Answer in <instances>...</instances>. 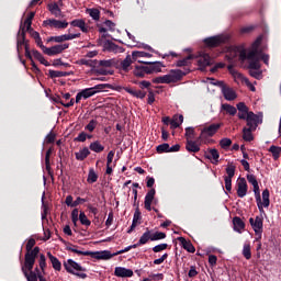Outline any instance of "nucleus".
Wrapping results in <instances>:
<instances>
[{"label": "nucleus", "mask_w": 281, "mask_h": 281, "mask_svg": "<svg viewBox=\"0 0 281 281\" xmlns=\"http://www.w3.org/2000/svg\"><path fill=\"white\" fill-rule=\"evenodd\" d=\"M60 243L66 246V251H71L72 254H77V256H91L94 260H111L114 256H120L122 254H126V251H131V247L127 246L125 249L119 250L114 254H111L109 250L101 251H90V250H80V246H76L67 243V240L59 238Z\"/></svg>", "instance_id": "obj_1"}, {"label": "nucleus", "mask_w": 281, "mask_h": 281, "mask_svg": "<svg viewBox=\"0 0 281 281\" xmlns=\"http://www.w3.org/2000/svg\"><path fill=\"white\" fill-rule=\"evenodd\" d=\"M262 44V35L258 36L252 43V49L247 53L246 49L240 50L239 60L245 63L249 60L248 69H260V55L258 53V47Z\"/></svg>", "instance_id": "obj_2"}, {"label": "nucleus", "mask_w": 281, "mask_h": 281, "mask_svg": "<svg viewBox=\"0 0 281 281\" xmlns=\"http://www.w3.org/2000/svg\"><path fill=\"white\" fill-rule=\"evenodd\" d=\"M138 63L142 65H136L133 70L136 78H145V76H149L150 74H160L161 67H164L160 61L148 63L138 60Z\"/></svg>", "instance_id": "obj_3"}, {"label": "nucleus", "mask_w": 281, "mask_h": 281, "mask_svg": "<svg viewBox=\"0 0 281 281\" xmlns=\"http://www.w3.org/2000/svg\"><path fill=\"white\" fill-rule=\"evenodd\" d=\"M35 245L36 239L30 238L25 246L26 252L24 255V265L29 271H32V269H34L36 258L38 257V254H41V248L38 246L34 248Z\"/></svg>", "instance_id": "obj_4"}, {"label": "nucleus", "mask_w": 281, "mask_h": 281, "mask_svg": "<svg viewBox=\"0 0 281 281\" xmlns=\"http://www.w3.org/2000/svg\"><path fill=\"white\" fill-rule=\"evenodd\" d=\"M134 85H138L139 90H137L136 88H124V91H126V93H130L132 98H137V100H144V98H146L147 93L146 91H144V89H147V92H149V90H153L150 88L153 87V83L150 81H134Z\"/></svg>", "instance_id": "obj_5"}, {"label": "nucleus", "mask_w": 281, "mask_h": 281, "mask_svg": "<svg viewBox=\"0 0 281 281\" xmlns=\"http://www.w3.org/2000/svg\"><path fill=\"white\" fill-rule=\"evenodd\" d=\"M236 109L238 111L237 113L238 120H245L247 124H249L250 122L262 120V115H258L249 111V106H247L245 102L237 103Z\"/></svg>", "instance_id": "obj_6"}, {"label": "nucleus", "mask_w": 281, "mask_h": 281, "mask_svg": "<svg viewBox=\"0 0 281 281\" xmlns=\"http://www.w3.org/2000/svg\"><path fill=\"white\" fill-rule=\"evenodd\" d=\"M64 269L67 271V273H70L71 276H76L77 278H80V280H87L88 276L87 268L80 266V263L74 261V259H68L64 262Z\"/></svg>", "instance_id": "obj_7"}, {"label": "nucleus", "mask_w": 281, "mask_h": 281, "mask_svg": "<svg viewBox=\"0 0 281 281\" xmlns=\"http://www.w3.org/2000/svg\"><path fill=\"white\" fill-rule=\"evenodd\" d=\"M221 123H213L205 126L198 137V142H203V144H210V137H214L216 133L221 130Z\"/></svg>", "instance_id": "obj_8"}, {"label": "nucleus", "mask_w": 281, "mask_h": 281, "mask_svg": "<svg viewBox=\"0 0 281 281\" xmlns=\"http://www.w3.org/2000/svg\"><path fill=\"white\" fill-rule=\"evenodd\" d=\"M262 124V119L257 120L256 122L247 123L248 127L243 128V139L244 142H254V131L258 128V125Z\"/></svg>", "instance_id": "obj_9"}, {"label": "nucleus", "mask_w": 281, "mask_h": 281, "mask_svg": "<svg viewBox=\"0 0 281 281\" xmlns=\"http://www.w3.org/2000/svg\"><path fill=\"white\" fill-rule=\"evenodd\" d=\"M43 27H50L54 30H67L69 22L67 20L60 21L56 19H47L43 21Z\"/></svg>", "instance_id": "obj_10"}, {"label": "nucleus", "mask_w": 281, "mask_h": 281, "mask_svg": "<svg viewBox=\"0 0 281 281\" xmlns=\"http://www.w3.org/2000/svg\"><path fill=\"white\" fill-rule=\"evenodd\" d=\"M215 85H217V87L222 88L223 97L228 102H232L238 98V95L236 94V91L234 89L227 87L224 81H216Z\"/></svg>", "instance_id": "obj_11"}, {"label": "nucleus", "mask_w": 281, "mask_h": 281, "mask_svg": "<svg viewBox=\"0 0 281 281\" xmlns=\"http://www.w3.org/2000/svg\"><path fill=\"white\" fill-rule=\"evenodd\" d=\"M105 87H111V86H102V83H99L92 88H86L83 90H81V95L83 98V100H89V98H92V95H95V93H100L102 91H104Z\"/></svg>", "instance_id": "obj_12"}, {"label": "nucleus", "mask_w": 281, "mask_h": 281, "mask_svg": "<svg viewBox=\"0 0 281 281\" xmlns=\"http://www.w3.org/2000/svg\"><path fill=\"white\" fill-rule=\"evenodd\" d=\"M80 33L50 36L47 38V43H65V41H74V38H80Z\"/></svg>", "instance_id": "obj_13"}, {"label": "nucleus", "mask_w": 281, "mask_h": 281, "mask_svg": "<svg viewBox=\"0 0 281 281\" xmlns=\"http://www.w3.org/2000/svg\"><path fill=\"white\" fill-rule=\"evenodd\" d=\"M65 49H69V44L65 43L46 47L44 54H46V56H58V54H63Z\"/></svg>", "instance_id": "obj_14"}, {"label": "nucleus", "mask_w": 281, "mask_h": 281, "mask_svg": "<svg viewBox=\"0 0 281 281\" xmlns=\"http://www.w3.org/2000/svg\"><path fill=\"white\" fill-rule=\"evenodd\" d=\"M135 60L133 59V55H127L125 59L121 60L119 64H116V69L119 71H123L124 74H128L133 69L132 65Z\"/></svg>", "instance_id": "obj_15"}, {"label": "nucleus", "mask_w": 281, "mask_h": 281, "mask_svg": "<svg viewBox=\"0 0 281 281\" xmlns=\"http://www.w3.org/2000/svg\"><path fill=\"white\" fill-rule=\"evenodd\" d=\"M249 223H250L256 236H259V238H262V227H263L262 217L256 216L255 220H254V217H250Z\"/></svg>", "instance_id": "obj_16"}, {"label": "nucleus", "mask_w": 281, "mask_h": 281, "mask_svg": "<svg viewBox=\"0 0 281 281\" xmlns=\"http://www.w3.org/2000/svg\"><path fill=\"white\" fill-rule=\"evenodd\" d=\"M202 144L203 140H199V138H196V140L187 139L186 149L188 153H199Z\"/></svg>", "instance_id": "obj_17"}, {"label": "nucleus", "mask_w": 281, "mask_h": 281, "mask_svg": "<svg viewBox=\"0 0 281 281\" xmlns=\"http://www.w3.org/2000/svg\"><path fill=\"white\" fill-rule=\"evenodd\" d=\"M247 180L245 178H239L237 181V196L239 199H245L247 196Z\"/></svg>", "instance_id": "obj_18"}, {"label": "nucleus", "mask_w": 281, "mask_h": 281, "mask_svg": "<svg viewBox=\"0 0 281 281\" xmlns=\"http://www.w3.org/2000/svg\"><path fill=\"white\" fill-rule=\"evenodd\" d=\"M155 194H157V191L151 188L145 195V210H147V212H151L153 211V201H155Z\"/></svg>", "instance_id": "obj_19"}, {"label": "nucleus", "mask_w": 281, "mask_h": 281, "mask_svg": "<svg viewBox=\"0 0 281 281\" xmlns=\"http://www.w3.org/2000/svg\"><path fill=\"white\" fill-rule=\"evenodd\" d=\"M212 65V57L210 54L203 53L200 55L198 59V66L200 67L201 71H205V67H210Z\"/></svg>", "instance_id": "obj_20"}, {"label": "nucleus", "mask_w": 281, "mask_h": 281, "mask_svg": "<svg viewBox=\"0 0 281 281\" xmlns=\"http://www.w3.org/2000/svg\"><path fill=\"white\" fill-rule=\"evenodd\" d=\"M190 74V69H186V71L181 69L171 70L169 74L171 82H179L183 78V76H188Z\"/></svg>", "instance_id": "obj_21"}, {"label": "nucleus", "mask_w": 281, "mask_h": 281, "mask_svg": "<svg viewBox=\"0 0 281 281\" xmlns=\"http://www.w3.org/2000/svg\"><path fill=\"white\" fill-rule=\"evenodd\" d=\"M223 43H225V40H223L221 36H212L204 40L206 47H220V45H223Z\"/></svg>", "instance_id": "obj_22"}, {"label": "nucleus", "mask_w": 281, "mask_h": 281, "mask_svg": "<svg viewBox=\"0 0 281 281\" xmlns=\"http://www.w3.org/2000/svg\"><path fill=\"white\" fill-rule=\"evenodd\" d=\"M114 276H116V278H133V271L124 267H116Z\"/></svg>", "instance_id": "obj_23"}, {"label": "nucleus", "mask_w": 281, "mask_h": 281, "mask_svg": "<svg viewBox=\"0 0 281 281\" xmlns=\"http://www.w3.org/2000/svg\"><path fill=\"white\" fill-rule=\"evenodd\" d=\"M70 25L72 27H79L83 34H87L89 32V26L87 25V22L82 19H76L70 22Z\"/></svg>", "instance_id": "obj_24"}, {"label": "nucleus", "mask_w": 281, "mask_h": 281, "mask_svg": "<svg viewBox=\"0 0 281 281\" xmlns=\"http://www.w3.org/2000/svg\"><path fill=\"white\" fill-rule=\"evenodd\" d=\"M22 272L27 281H38V274H36L33 269L29 270L25 263L22 266Z\"/></svg>", "instance_id": "obj_25"}, {"label": "nucleus", "mask_w": 281, "mask_h": 281, "mask_svg": "<svg viewBox=\"0 0 281 281\" xmlns=\"http://www.w3.org/2000/svg\"><path fill=\"white\" fill-rule=\"evenodd\" d=\"M92 71L95 76H113V71L100 66L99 64L95 65Z\"/></svg>", "instance_id": "obj_26"}, {"label": "nucleus", "mask_w": 281, "mask_h": 281, "mask_svg": "<svg viewBox=\"0 0 281 281\" xmlns=\"http://www.w3.org/2000/svg\"><path fill=\"white\" fill-rule=\"evenodd\" d=\"M209 153L210 154L205 153V155H204L205 158L210 159V160L213 159L212 164H215V166H216L218 164V159L221 157V154H218V149H216V148L209 149Z\"/></svg>", "instance_id": "obj_27"}, {"label": "nucleus", "mask_w": 281, "mask_h": 281, "mask_svg": "<svg viewBox=\"0 0 281 281\" xmlns=\"http://www.w3.org/2000/svg\"><path fill=\"white\" fill-rule=\"evenodd\" d=\"M47 257L55 271H60L63 269V263L54 255H52V252H47Z\"/></svg>", "instance_id": "obj_28"}, {"label": "nucleus", "mask_w": 281, "mask_h": 281, "mask_svg": "<svg viewBox=\"0 0 281 281\" xmlns=\"http://www.w3.org/2000/svg\"><path fill=\"white\" fill-rule=\"evenodd\" d=\"M90 155L91 151L89 150V147H83L80 151L75 153L77 161H85Z\"/></svg>", "instance_id": "obj_29"}, {"label": "nucleus", "mask_w": 281, "mask_h": 281, "mask_svg": "<svg viewBox=\"0 0 281 281\" xmlns=\"http://www.w3.org/2000/svg\"><path fill=\"white\" fill-rule=\"evenodd\" d=\"M178 240L179 243H181L183 249H186V251H189V254H194V251H196L194 245H192L190 241H187L186 237H179Z\"/></svg>", "instance_id": "obj_30"}, {"label": "nucleus", "mask_w": 281, "mask_h": 281, "mask_svg": "<svg viewBox=\"0 0 281 281\" xmlns=\"http://www.w3.org/2000/svg\"><path fill=\"white\" fill-rule=\"evenodd\" d=\"M48 10L53 16H56V19L63 16V11L60 10V7H58V3H50L48 4Z\"/></svg>", "instance_id": "obj_31"}, {"label": "nucleus", "mask_w": 281, "mask_h": 281, "mask_svg": "<svg viewBox=\"0 0 281 281\" xmlns=\"http://www.w3.org/2000/svg\"><path fill=\"white\" fill-rule=\"evenodd\" d=\"M49 78H66L67 76H71V72L60 71V70H48Z\"/></svg>", "instance_id": "obj_32"}, {"label": "nucleus", "mask_w": 281, "mask_h": 281, "mask_svg": "<svg viewBox=\"0 0 281 281\" xmlns=\"http://www.w3.org/2000/svg\"><path fill=\"white\" fill-rule=\"evenodd\" d=\"M154 85H170V75H164L153 79Z\"/></svg>", "instance_id": "obj_33"}, {"label": "nucleus", "mask_w": 281, "mask_h": 281, "mask_svg": "<svg viewBox=\"0 0 281 281\" xmlns=\"http://www.w3.org/2000/svg\"><path fill=\"white\" fill-rule=\"evenodd\" d=\"M32 54L34 58L41 63V65H44L45 67H49L50 65L49 61L45 59V57L43 56V54H41V52L33 49Z\"/></svg>", "instance_id": "obj_34"}, {"label": "nucleus", "mask_w": 281, "mask_h": 281, "mask_svg": "<svg viewBox=\"0 0 281 281\" xmlns=\"http://www.w3.org/2000/svg\"><path fill=\"white\" fill-rule=\"evenodd\" d=\"M148 240H153V237L151 231L147 228L146 232L140 236L139 240L137 241V245H146Z\"/></svg>", "instance_id": "obj_35"}, {"label": "nucleus", "mask_w": 281, "mask_h": 281, "mask_svg": "<svg viewBox=\"0 0 281 281\" xmlns=\"http://www.w3.org/2000/svg\"><path fill=\"white\" fill-rule=\"evenodd\" d=\"M233 225H234V229L235 232H240L243 229H245V222H243V218L235 216L233 218Z\"/></svg>", "instance_id": "obj_36"}, {"label": "nucleus", "mask_w": 281, "mask_h": 281, "mask_svg": "<svg viewBox=\"0 0 281 281\" xmlns=\"http://www.w3.org/2000/svg\"><path fill=\"white\" fill-rule=\"evenodd\" d=\"M268 150H269V153H271L272 158L274 159V161H278V159H280V155H281V147L280 146L271 145Z\"/></svg>", "instance_id": "obj_37"}, {"label": "nucleus", "mask_w": 281, "mask_h": 281, "mask_svg": "<svg viewBox=\"0 0 281 281\" xmlns=\"http://www.w3.org/2000/svg\"><path fill=\"white\" fill-rule=\"evenodd\" d=\"M222 110L232 116H234V115H236V113H238V110L236 109V106H234L229 103L222 104Z\"/></svg>", "instance_id": "obj_38"}, {"label": "nucleus", "mask_w": 281, "mask_h": 281, "mask_svg": "<svg viewBox=\"0 0 281 281\" xmlns=\"http://www.w3.org/2000/svg\"><path fill=\"white\" fill-rule=\"evenodd\" d=\"M153 55L143 50H133L132 58L137 60L138 58H150Z\"/></svg>", "instance_id": "obj_39"}, {"label": "nucleus", "mask_w": 281, "mask_h": 281, "mask_svg": "<svg viewBox=\"0 0 281 281\" xmlns=\"http://www.w3.org/2000/svg\"><path fill=\"white\" fill-rule=\"evenodd\" d=\"M270 193H269V189H265L262 191V207H269V205H271V200L269 199Z\"/></svg>", "instance_id": "obj_40"}, {"label": "nucleus", "mask_w": 281, "mask_h": 281, "mask_svg": "<svg viewBox=\"0 0 281 281\" xmlns=\"http://www.w3.org/2000/svg\"><path fill=\"white\" fill-rule=\"evenodd\" d=\"M194 58V55H189L182 59H179L176 63V67H188V65H190V60H192Z\"/></svg>", "instance_id": "obj_41"}, {"label": "nucleus", "mask_w": 281, "mask_h": 281, "mask_svg": "<svg viewBox=\"0 0 281 281\" xmlns=\"http://www.w3.org/2000/svg\"><path fill=\"white\" fill-rule=\"evenodd\" d=\"M103 48L106 52H117L119 46L115 43H113L112 41L108 40V41L104 42Z\"/></svg>", "instance_id": "obj_42"}, {"label": "nucleus", "mask_w": 281, "mask_h": 281, "mask_svg": "<svg viewBox=\"0 0 281 281\" xmlns=\"http://www.w3.org/2000/svg\"><path fill=\"white\" fill-rule=\"evenodd\" d=\"M172 128H179L181 124H183V115H175L173 119L170 122Z\"/></svg>", "instance_id": "obj_43"}, {"label": "nucleus", "mask_w": 281, "mask_h": 281, "mask_svg": "<svg viewBox=\"0 0 281 281\" xmlns=\"http://www.w3.org/2000/svg\"><path fill=\"white\" fill-rule=\"evenodd\" d=\"M89 148L93 153H102V151H104V146L102 144H100L99 140H95V142L91 143Z\"/></svg>", "instance_id": "obj_44"}, {"label": "nucleus", "mask_w": 281, "mask_h": 281, "mask_svg": "<svg viewBox=\"0 0 281 281\" xmlns=\"http://www.w3.org/2000/svg\"><path fill=\"white\" fill-rule=\"evenodd\" d=\"M136 225H142V211H139V204H137L135 212H134V217L133 222Z\"/></svg>", "instance_id": "obj_45"}, {"label": "nucleus", "mask_w": 281, "mask_h": 281, "mask_svg": "<svg viewBox=\"0 0 281 281\" xmlns=\"http://www.w3.org/2000/svg\"><path fill=\"white\" fill-rule=\"evenodd\" d=\"M87 14L93 19V21H100V10L99 9H87L86 10Z\"/></svg>", "instance_id": "obj_46"}, {"label": "nucleus", "mask_w": 281, "mask_h": 281, "mask_svg": "<svg viewBox=\"0 0 281 281\" xmlns=\"http://www.w3.org/2000/svg\"><path fill=\"white\" fill-rule=\"evenodd\" d=\"M97 127H98V120L92 119V120H90V122L85 126V131H88V133H93Z\"/></svg>", "instance_id": "obj_47"}, {"label": "nucleus", "mask_w": 281, "mask_h": 281, "mask_svg": "<svg viewBox=\"0 0 281 281\" xmlns=\"http://www.w3.org/2000/svg\"><path fill=\"white\" fill-rule=\"evenodd\" d=\"M241 254H243L244 258H246V260H251V245L244 244Z\"/></svg>", "instance_id": "obj_48"}, {"label": "nucleus", "mask_w": 281, "mask_h": 281, "mask_svg": "<svg viewBox=\"0 0 281 281\" xmlns=\"http://www.w3.org/2000/svg\"><path fill=\"white\" fill-rule=\"evenodd\" d=\"M16 41H22L23 43H27L25 40V26L23 25V22L20 24V30L18 32Z\"/></svg>", "instance_id": "obj_49"}, {"label": "nucleus", "mask_w": 281, "mask_h": 281, "mask_svg": "<svg viewBox=\"0 0 281 281\" xmlns=\"http://www.w3.org/2000/svg\"><path fill=\"white\" fill-rule=\"evenodd\" d=\"M79 65H85L86 67H92V69H94L95 65H98V59H80Z\"/></svg>", "instance_id": "obj_50"}, {"label": "nucleus", "mask_w": 281, "mask_h": 281, "mask_svg": "<svg viewBox=\"0 0 281 281\" xmlns=\"http://www.w3.org/2000/svg\"><path fill=\"white\" fill-rule=\"evenodd\" d=\"M226 175L227 176H224V178H226V179H234V175H236V166L228 165L226 167Z\"/></svg>", "instance_id": "obj_51"}, {"label": "nucleus", "mask_w": 281, "mask_h": 281, "mask_svg": "<svg viewBox=\"0 0 281 281\" xmlns=\"http://www.w3.org/2000/svg\"><path fill=\"white\" fill-rule=\"evenodd\" d=\"M156 150L159 155L170 153V145L168 143L160 144L156 147Z\"/></svg>", "instance_id": "obj_52"}, {"label": "nucleus", "mask_w": 281, "mask_h": 281, "mask_svg": "<svg viewBox=\"0 0 281 281\" xmlns=\"http://www.w3.org/2000/svg\"><path fill=\"white\" fill-rule=\"evenodd\" d=\"M255 199H256L257 206H258L260 214H265V209L262 207V198L260 196V191L255 192Z\"/></svg>", "instance_id": "obj_53"}, {"label": "nucleus", "mask_w": 281, "mask_h": 281, "mask_svg": "<svg viewBox=\"0 0 281 281\" xmlns=\"http://www.w3.org/2000/svg\"><path fill=\"white\" fill-rule=\"evenodd\" d=\"M98 65L99 67H103L104 69H110V67H113V65H115V61L113 59L99 60Z\"/></svg>", "instance_id": "obj_54"}, {"label": "nucleus", "mask_w": 281, "mask_h": 281, "mask_svg": "<svg viewBox=\"0 0 281 281\" xmlns=\"http://www.w3.org/2000/svg\"><path fill=\"white\" fill-rule=\"evenodd\" d=\"M235 74L237 78H239L243 82H245V85H247V87H250V91H256V87L251 86V82L247 77L243 76V74H239V72H235Z\"/></svg>", "instance_id": "obj_55"}, {"label": "nucleus", "mask_w": 281, "mask_h": 281, "mask_svg": "<svg viewBox=\"0 0 281 281\" xmlns=\"http://www.w3.org/2000/svg\"><path fill=\"white\" fill-rule=\"evenodd\" d=\"M79 221L81 225H86V227H89L91 225V221L87 217V214L85 212H80L79 214Z\"/></svg>", "instance_id": "obj_56"}, {"label": "nucleus", "mask_w": 281, "mask_h": 281, "mask_svg": "<svg viewBox=\"0 0 281 281\" xmlns=\"http://www.w3.org/2000/svg\"><path fill=\"white\" fill-rule=\"evenodd\" d=\"M87 181L89 183H95V181H98V173H95V170L93 169L89 170Z\"/></svg>", "instance_id": "obj_57"}, {"label": "nucleus", "mask_w": 281, "mask_h": 281, "mask_svg": "<svg viewBox=\"0 0 281 281\" xmlns=\"http://www.w3.org/2000/svg\"><path fill=\"white\" fill-rule=\"evenodd\" d=\"M164 238H166V233H162V232L151 233V241L164 240Z\"/></svg>", "instance_id": "obj_58"}, {"label": "nucleus", "mask_w": 281, "mask_h": 281, "mask_svg": "<svg viewBox=\"0 0 281 281\" xmlns=\"http://www.w3.org/2000/svg\"><path fill=\"white\" fill-rule=\"evenodd\" d=\"M221 148L227 149L229 146H232V139L231 138H222L220 140Z\"/></svg>", "instance_id": "obj_59"}, {"label": "nucleus", "mask_w": 281, "mask_h": 281, "mask_svg": "<svg viewBox=\"0 0 281 281\" xmlns=\"http://www.w3.org/2000/svg\"><path fill=\"white\" fill-rule=\"evenodd\" d=\"M168 249V244H159L153 248L154 254H159L160 251H166Z\"/></svg>", "instance_id": "obj_60"}, {"label": "nucleus", "mask_w": 281, "mask_h": 281, "mask_svg": "<svg viewBox=\"0 0 281 281\" xmlns=\"http://www.w3.org/2000/svg\"><path fill=\"white\" fill-rule=\"evenodd\" d=\"M40 269H42L43 273H45V268L47 267V261L45 258V255L41 254L40 255Z\"/></svg>", "instance_id": "obj_61"}, {"label": "nucleus", "mask_w": 281, "mask_h": 281, "mask_svg": "<svg viewBox=\"0 0 281 281\" xmlns=\"http://www.w3.org/2000/svg\"><path fill=\"white\" fill-rule=\"evenodd\" d=\"M148 98H147V104L153 105L155 104V91L149 90V92H147Z\"/></svg>", "instance_id": "obj_62"}, {"label": "nucleus", "mask_w": 281, "mask_h": 281, "mask_svg": "<svg viewBox=\"0 0 281 281\" xmlns=\"http://www.w3.org/2000/svg\"><path fill=\"white\" fill-rule=\"evenodd\" d=\"M104 25L108 26L110 32H115V23L111 20H105Z\"/></svg>", "instance_id": "obj_63"}, {"label": "nucleus", "mask_w": 281, "mask_h": 281, "mask_svg": "<svg viewBox=\"0 0 281 281\" xmlns=\"http://www.w3.org/2000/svg\"><path fill=\"white\" fill-rule=\"evenodd\" d=\"M194 136V127H186L187 139H192Z\"/></svg>", "instance_id": "obj_64"}]
</instances>
